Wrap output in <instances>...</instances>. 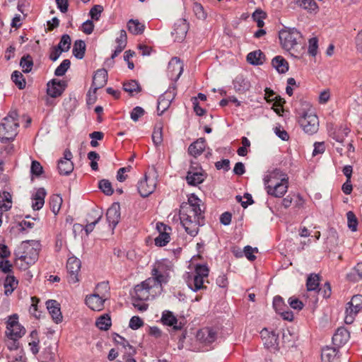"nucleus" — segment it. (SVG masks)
Returning <instances> with one entry per match:
<instances>
[{"instance_id":"680f3d73","label":"nucleus","mask_w":362,"mask_h":362,"mask_svg":"<svg viewBox=\"0 0 362 362\" xmlns=\"http://www.w3.org/2000/svg\"><path fill=\"white\" fill-rule=\"evenodd\" d=\"M318 40L316 37L309 40L308 53L313 57H315L317 54Z\"/></svg>"},{"instance_id":"9d476101","label":"nucleus","mask_w":362,"mask_h":362,"mask_svg":"<svg viewBox=\"0 0 362 362\" xmlns=\"http://www.w3.org/2000/svg\"><path fill=\"white\" fill-rule=\"evenodd\" d=\"M156 229L159 235L154 240L155 245L158 247L165 246L170 240L172 228L163 223L158 222L156 224Z\"/></svg>"},{"instance_id":"603ef678","label":"nucleus","mask_w":362,"mask_h":362,"mask_svg":"<svg viewBox=\"0 0 362 362\" xmlns=\"http://www.w3.org/2000/svg\"><path fill=\"white\" fill-rule=\"evenodd\" d=\"M20 65L25 73H29L33 66L32 57L30 55L23 57L21 59Z\"/></svg>"},{"instance_id":"bb28decb","label":"nucleus","mask_w":362,"mask_h":362,"mask_svg":"<svg viewBox=\"0 0 362 362\" xmlns=\"http://www.w3.org/2000/svg\"><path fill=\"white\" fill-rule=\"evenodd\" d=\"M168 70L170 74L171 78L175 77V79L179 78L182 72L183 66L177 57H173L170 61L168 63Z\"/></svg>"},{"instance_id":"f3484780","label":"nucleus","mask_w":362,"mask_h":362,"mask_svg":"<svg viewBox=\"0 0 362 362\" xmlns=\"http://www.w3.org/2000/svg\"><path fill=\"white\" fill-rule=\"evenodd\" d=\"M206 174L197 163L192 162L187 175V181H204Z\"/></svg>"},{"instance_id":"aec40b11","label":"nucleus","mask_w":362,"mask_h":362,"mask_svg":"<svg viewBox=\"0 0 362 362\" xmlns=\"http://www.w3.org/2000/svg\"><path fill=\"white\" fill-rule=\"evenodd\" d=\"M161 321L163 325L173 327V329L175 331L181 330L184 326V324L182 322H178L173 312L169 310H165L163 312Z\"/></svg>"},{"instance_id":"2f4dec72","label":"nucleus","mask_w":362,"mask_h":362,"mask_svg":"<svg viewBox=\"0 0 362 362\" xmlns=\"http://www.w3.org/2000/svg\"><path fill=\"white\" fill-rule=\"evenodd\" d=\"M233 87L236 92L244 93L250 88V82L242 76H237L233 81Z\"/></svg>"},{"instance_id":"423d86ee","label":"nucleus","mask_w":362,"mask_h":362,"mask_svg":"<svg viewBox=\"0 0 362 362\" xmlns=\"http://www.w3.org/2000/svg\"><path fill=\"white\" fill-rule=\"evenodd\" d=\"M209 269L206 265L198 264L195 267L194 274L187 280L189 288L194 292L201 289H206L204 279L209 276Z\"/></svg>"},{"instance_id":"72a5a7b5","label":"nucleus","mask_w":362,"mask_h":362,"mask_svg":"<svg viewBox=\"0 0 362 362\" xmlns=\"http://www.w3.org/2000/svg\"><path fill=\"white\" fill-rule=\"evenodd\" d=\"M293 3L309 12H317L318 10V6L314 0H293Z\"/></svg>"},{"instance_id":"e2e57ef3","label":"nucleus","mask_w":362,"mask_h":362,"mask_svg":"<svg viewBox=\"0 0 362 362\" xmlns=\"http://www.w3.org/2000/svg\"><path fill=\"white\" fill-rule=\"evenodd\" d=\"M32 304L30 307L29 312L33 315L35 318L38 319L40 317V313L37 310V303L39 302V299L34 296L31 298Z\"/></svg>"},{"instance_id":"4468645a","label":"nucleus","mask_w":362,"mask_h":362,"mask_svg":"<svg viewBox=\"0 0 362 362\" xmlns=\"http://www.w3.org/2000/svg\"><path fill=\"white\" fill-rule=\"evenodd\" d=\"M261 337L264 342V345L267 349L274 350L278 349L279 336L274 331H269L267 328H264L261 332Z\"/></svg>"},{"instance_id":"f257e3e1","label":"nucleus","mask_w":362,"mask_h":362,"mask_svg":"<svg viewBox=\"0 0 362 362\" xmlns=\"http://www.w3.org/2000/svg\"><path fill=\"white\" fill-rule=\"evenodd\" d=\"M201 200L194 194L188 198V202L180 205L179 216L180 223L186 233L195 237L199 232V227L203 224L204 216L200 208Z\"/></svg>"},{"instance_id":"a18cd8bd","label":"nucleus","mask_w":362,"mask_h":362,"mask_svg":"<svg viewBox=\"0 0 362 362\" xmlns=\"http://www.w3.org/2000/svg\"><path fill=\"white\" fill-rule=\"evenodd\" d=\"M272 180L275 181H288V177L281 170L275 169L265 177L264 181H271Z\"/></svg>"},{"instance_id":"473e14b6","label":"nucleus","mask_w":362,"mask_h":362,"mask_svg":"<svg viewBox=\"0 0 362 362\" xmlns=\"http://www.w3.org/2000/svg\"><path fill=\"white\" fill-rule=\"evenodd\" d=\"M272 66L281 74H284L288 70V64L281 56L275 57L272 62Z\"/></svg>"},{"instance_id":"69168bd1","label":"nucleus","mask_w":362,"mask_h":362,"mask_svg":"<svg viewBox=\"0 0 362 362\" xmlns=\"http://www.w3.org/2000/svg\"><path fill=\"white\" fill-rule=\"evenodd\" d=\"M103 11V7L101 5H95L90 9V11L89 12V15L90 16V17L93 20L98 21Z\"/></svg>"},{"instance_id":"c9c22d12","label":"nucleus","mask_w":362,"mask_h":362,"mask_svg":"<svg viewBox=\"0 0 362 362\" xmlns=\"http://www.w3.org/2000/svg\"><path fill=\"white\" fill-rule=\"evenodd\" d=\"M120 353L122 354V358L117 362H136L134 356L136 354V349L134 346H130L124 349H120Z\"/></svg>"},{"instance_id":"4c0bfd02","label":"nucleus","mask_w":362,"mask_h":362,"mask_svg":"<svg viewBox=\"0 0 362 362\" xmlns=\"http://www.w3.org/2000/svg\"><path fill=\"white\" fill-rule=\"evenodd\" d=\"M25 333V329L20 324L18 327H12L9 330L6 331V335L9 339L18 340L21 338Z\"/></svg>"},{"instance_id":"412c9836","label":"nucleus","mask_w":362,"mask_h":362,"mask_svg":"<svg viewBox=\"0 0 362 362\" xmlns=\"http://www.w3.org/2000/svg\"><path fill=\"white\" fill-rule=\"evenodd\" d=\"M46 305L54 322L57 324L62 322L63 317L61 312L60 304L55 300H48L46 302Z\"/></svg>"},{"instance_id":"a211bd4d","label":"nucleus","mask_w":362,"mask_h":362,"mask_svg":"<svg viewBox=\"0 0 362 362\" xmlns=\"http://www.w3.org/2000/svg\"><path fill=\"white\" fill-rule=\"evenodd\" d=\"M105 300V295L100 296L99 293H93L86 296L85 303L91 310L100 311L103 309Z\"/></svg>"},{"instance_id":"338daca9","label":"nucleus","mask_w":362,"mask_h":362,"mask_svg":"<svg viewBox=\"0 0 362 362\" xmlns=\"http://www.w3.org/2000/svg\"><path fill=\"white\" fill-rule=\"evenodd\" d=\"M193 11L199 19H204L206 17V14L204 12L203 6L199 3H194L193 5Z\"/></svg>"},{"instance_id":"7c9ffc66","label":"nucleus","mask_w":362,"mask_h":362,"mask_svg":"<svg viewBox=\"0 0 362 362\" xmlns=\"http://www.w3.org/2000/svg\"><path fill=\"white\" fill-rule=\"evenodd\" d=\"M337 354V350L334 347L326 346L322 349L321 360L322 362H334Z\"/></svg>"},{"instance_id":"79ce46f5","label":"nucleus","mask_w":362,"mask_h":362,"mask_svg":"<svg viewBox=\"0 0 362 362\" xmlns=\"http://www.w3.org/2000/svg\"><path fill=\"white\" fill-rule=\"evenodd\" d=\"M320 286V276L318 274H310L306 281V287L308 291H317Z\"/></svg>"},{"instance_id":"052dcab7","label":"nucleus","mask_w":362,"mask_h":362,"mask_svg":"<svg viewBox=\"0 0 362 362\" xmlns=\"http://www.w3.org/2000/svg\"><path fill=\"white\" fill-rule=\"evenodd\" d=\"M266 14L261 10H256L252 14V18L254 21L257 23V25L259 28L264 26V19L265 18Z\"/></svg>"},{"instance_id":"774afa93","label":"nucleus","mask_w":362,"mask_h":362,"mask_svg":"<svg viewBox=\"0 0 362 362\" xmlns=\"http://www.w3.org/2000/svg\"><path fill=\"white\" fill-rule=\"evenodd\" d=\"M144 325V321L139 316H133L129 321V326L132 329H138Z\"/></svg>"},{"instance_id":"b1692460","label":"nucleus","mask_w":362,"mask_h":362,"mask_svg":"<svg viewBox=\"0 0 362 362\" xmlns=\"http://www.w3.org/2000/svg\"><path fill=\"white\" fill-rule=\"evenodd\" d=\"M350 334L349 332L344 327H339L334 334L332 337L333 344L340 347L344 345L349 339Z\"/></svg>"},{"instance_id":"c03bdc74","label":"nucleus","mask_w":362,"mask_h":362,"mask_svg":"<svg viewBox=\"0 0 362 362\" xmlns=\"http://www.w3.org/2000/svg\"><path fill=\"white\" fill-rule=\"evenodd\" d=\"M62 202V198L59 194H53L50 197L49 207L54 215H57L59 213Z\"/></svg>"},{"instance_id":"6ab92c4d","label":"nucleus","mask_w":362,"mask_h":362,"mask_svg":"<svg viewBox=\"0 0 362 362\" xmlns=\"http://www.w3.org/2000/svg\"><path fill=\"white\" fill-rule=\"evenodd\" d=\"M197 338L200 342L209 345L216 341V332L212 328L204 327L197 332Z\"/></svg>"},{"instance_id":"a19ab883","label":"nucleus","mask_w":362,"mask_h":362,"mask_svg":"<svg viewBox=\"0 0 362 362\" xmlns=\"http://www.w3.org/2000/svg\"><path fill=\"white\" fill-rule=\"evenodd\" d=\"M18 281L13 275H8L4 281L5 294L6 296L13 293L17 287Z\"/></svg>"},{"instance_id":"5fc2aeb1","label":"nucleus","mask_w":362,"mask_h":362,"mask_svg":"<svg viewBox=\"0 0 362 362\" xmlns=\"http://www.w3.org/2000/svg\"><path fill=\"white\" fill-rule=\"evenodd\" d=\"M350 129L347 127H341L334 133L333 138L338 142H342L344 137L347 136Z\"/></svg>"},{"instance_id":"13d9d810","label":"nucleus","mask_w":362,"mask_h":362,"mask_svg":"<svg viewBox=\"0 0 362 362\" xmlns=\"http://www.w3.org/2000/svg\"><path fill=\"white\" fill-rule=\"evenodd\" d=\"M70 65L71 62L69 59L63 60L60 65L55 69L54 74L57 76H64L70 67Z\"/></svg>"},{"instance_id":"e433bc0d","label":"nucleus","mask_w":362,"mask_h":362,"mask_svg":"<svg viewBox=\"0 0 362 362\" xmlns=\"http://www.w3.org/2000/svg\"><path fill=\"white\" fill-rule=\"evenodd\" d=\"M123 89L130 95L133 96L141 90L139 83L135 80H130L123 83Z\"/></svg>"},{"instance_id":"3c124183","label":"nucleus","mask_w":362,"mask_h":362,"mask_svg":"<svg viewBox=\"0 0 362 362\" xmlns=\"http://www.w3.org/2000/svg\"><path fill=\"white\" fill-rule=\"evenodd\" d=\"M11 79L20 89H23L25 87V81L20 71H13L11 75Z\"/></svg>"},{"instance_id":"5701e85b","label":"nucleus","mask_w":362,"mask_h":362,"mask_svg":"<svg viewBox=\"0 0 362 362\" xmlns=\"http://www.w3.org/2000/svg\"><path fill=\"white\" fill-rule=\"evenodd\" d=\"M174 95L173 92L168 90L159 97L157 106L158 115H162L170 107Z\"/></svg>"},{"instance_id":"393cba45","label":"nucleus","mask_w":362,"mask_h":362,"mask_svg":"<svg viewBox=\"0 0 362 362\" xmlns=\"http://www.w3.org/2000/svg\"><path fill=\"white\" fill-rule=\"evenodd\" d=\"M288 182H276L274 185H268L266 189L269 195L275 197H281L288 189Z\"/></svg>"},{"instance_id":"58836bf2","label":"nucleus","mask_w":362,"mask_h":362,"mask_svg":"<svg viewBox=\"0 0 362 362\" xmlns=\"http://www.w3.org/2000/svg\"><path fill=\"white\" fill-rule=\"evenodd\" d=\"M92 215H94L95 219L93 221L86 220V224L84 228L87 235L93 230L95 225L100 221L102 218V213L98 210H93Z\"/></svg>"},{"instance_id":"8fccbe9b","label":"nucleus","mask_w":362,"mask_h":362,"mask_svg":"<svg viewBox=\"0 0 362 362\" xmlns=\"http://www.w3.org/2000/svg\"><path fill=\"white\" fill-rule=\"evenodd\" d=\"M347 277L354 281L362 279V262H358L354 267V272L347 275Z\"/></svg>"},{"instance_id":"39448f33","label":"nucleus","mask_w":362,"mask_h":362,"mask_svg":"<svg viewBox=\"0 0 362 362\" xmlns=\"http://www.w3.org/2000/svg\"><path fill=\"white\" fill-rule=\"evenodd\" d=\"M18 115L16 110H12L0 124V140L2 142L13 140L18 134Z\"/></svg>"},{"instance_id":"c85d7f7f","label":"nucleus","mask_w":362,"mask_h":362,"mask_svg":"<svg viewBox=\"0 0 362 362\" xmlns=\"http://www.w3.org/2000/svg\"><path fill=\"white\" fill-rule=\"evenodd\" d=\"M156 187V182H138L137 189L142 197H147Z\"/></svg>"},{"instance_id":"f8f14e48","label":"nucleus","mask_w":362,"mask_h":362,"mask_svg":"<svg viewBox=\"0 0 362 362\" xmlns=\"http://www.w3.org/2000/svg\"><path fill=\"white\" fill-rule=\"evenodd\" d=\"M273 307L276 312L279 313L284 320L292 321L293 320V313L289 310L284 300L280 296H276L273 300Z\"/></svg>"},{"instance_id":"de8ad7c7","label":"nucleus","mask_w":362,"mask_h":362,"mask_svg":"<svg viewBox=\"0 0 362 362\" xmlns=\"http://www.w3.org/2000/svg\"><path fill=\"white\" fill-rule=\"evenodd\" d=\"M163 125L158 124L156 125L152 134V140L156 146L160 145L163 141Z\"/></svg>"},{"instance_id":"4d7b16f0","label":"nucleus","mask_w":362,"mask_h":362,"mask_svg":"<svg viewBox=\"0 0 362 362\" xmlns=\"http://www.w3.org/2000/svg\"><path fill=\"white\" fill-rule=\"evenodd\" d=\"M43 168L37 160H33L30 166V173L33 177H39L43 173Z\"/></svg>"},{"instance_id":"0e129e2a","label":"nucleus","mask_w":362,"mask_h":362,"mask_svg":"<svg viewBox=\"0 0 362 362\" xmlns=\"http://www.w3.org/2000/svg\"><path fill=\"white\" fill-rule=\"evenodd\" d=\"M288 302L290 307L294 310H301L304 307L303 303L294 296L289 298Z\"/></svg>"},{"instance_id":"6e6d98bb","label":"nucleus","mask_w":362,"mask_h":362,"mask_svg":"<svg viewBox=\"0 0 362 362\" xmlns=\"http://www.w3.org/2000/svg\"><path fill=\"white\" fill-rule=\"evenodd\" d=\"M71 42L70 36L64 34L62 36L60 42L57 47L63 52H67L70 49Z\"/></svg>"},{"instance_id":"864d4df0","label":"nucleus","mask_w":362,"mask_h":362,"mask_svg":"<svg viewBox=\"0 0 362 362\" xmlns=\"http://www.w3.org/2000/svg\"><path fill=\"white\" fill-rule=\"evenodd\" d=\"M346 217L349 228L353 232L356 231L358 226V220L355 214L353 211H349L346 213Z\"/></svg>"},{"instance_id":"bf43d9fd","label":"nucleus","mask_w":362,"mask_h":362,"mask_svg":"<svg viewBox=\"0 0 362 362\" xmlns=\"http://www.w3.org/2000/svg\"><path fill=\"white\" fill-rule=\"evenodd\" d=\"M110 286L108 282L103 281L97 284L95 293H99L100 296L105 295V299H107V295L109 292Z\"/></svg>"},{"instance_id":"c756f323","label":"nucleus","mask_w":362,"mask_h":362,"mask_svg":"<svg viewBox=\"0 0 362 362\" xmlns=\"http://www.w3.org/2000/svg\"><path fill=\"white\" fill-rule=\"evenodd\" d=\"M129 33L133 35H141L145 30V25L136 19H130L127 24Z\"/></svg>"},{"instance_id":"cd10ccee","label":"nucleus","mask_w":362,"mask_h":362,"mask_svg":"<svg viewBox=\"0 0 362 362\" xmlns=\"http://www.w3.org/2000/svg\"><path fill=\"white\" fill-rule=\"evenodd\" d=\"M205 139L203 138H199L189 145L188 148V153L194 158H197L203 153V151L205 149Z\"/></svg>"},{"instance_id":"37998d69","label":"nucleus","mask_w":362,"mask_h":362,"mask_svg":"<svg viewBox=\"0 0 362 362\" xmlns=\"http://www.w3.org/2000/svg\"><path fill=\"white\" fill-rule=\"evenodd\" d=\"M11 195L8 192H0V209L5 211L11 208Z\"/></svg>"},{"instance_id":"09e8293b","label":"nucleus","mask_w":362,"mask_h":362,"mask_svg":"<svg viewBox=\"0 0 362 362\" xmlns=\"http://www.w3.org/2000/svg\"><path fill=\"white\" fill-rule=\"evenodd\" d=\"M96 326L101 330H107L111 326V319L108 315H103L98 318Z\"/></svg>"},{"instance_id":"9b49d317","label":"nucleus","mask_w":362,"mask_h":362,"mask_svg":"<svg viewBox=\"0 0 362 362\" xmlns=\"http://www.w3.org/2000/svg\"><path fill=\"white\" fill-rule=\"evenodd\" d=\"M107 81V72L105 69H98L95 71L93 78V83L90 89L88 91V96L90 98L92 95V91L93 95H95L96 93V90L99 88H103Z\"/></svg>"},{"instance_id":"0eeeda50","label":"nucleus","mask_w":362,"mask_h":362,"mask_svg":"<svg viewBox=\"0 0 362 362\" xmlns=\"http://www.w3.org/2000/svg\"><path fill=\"white\" fill-rule=\"evenodd\" d=\"M170 267L165 261L158 262L156 266L151 271L152 277L147 279L153 280L151 282V286L153 287L161 285L163 283H167L168 281V270Z\"/></svg>"},{"instance_id":"ddd939ff","label":"nucleus","mask_w":362,"mask_h":362,"mask_svg":"<svg viewBox=\"0 0 362 362\" xmlns=\"http://www.w3.org/2000/svg\"><path fill=\"white\" fill-rule=\"evenodd\" d=\"M153 280L146 279L134 287V298L138 300H147L149 298L150 290L153 288L151 284Z\"/></svg>"},{"instance_id":"1a4fd4ad","label":"nucleus","mask_w":362,"mask_h":362,"mask_svg":"<svg viewBox=\"0 0 362 362\" xmlns=\"http://www.w3.org/2000/svg\"><path fill=\"white\" fill-rule=\"evenodd\" d=\"M63 155V158L58 160L57 169L60 175H68L74 170L73 155L69 149H66Z\"/></svg>"},{"instance_id":"20e7f679","label":"nucleus","mask_w":362,"mask_h":362,"mask_svg":"<svg viewBox=\"0 0 362 362\" xmlns=\"http://www.w3.org/2000/svg\"><path fill=\"white\" fill-rule=\"evenodd\" d=\"M298 115V123L305 133L313 134L318 131V117L309 103L303 104V107L299 111Z\"/></svg>"},{"instance_id":"f03ea898","label":"nucleus","mask_w":362,"mask_h":362,"mask_svg":"<svg viewBox=\"0 0 362 362\" xmlns=\"http://www.w3.org/2000/svg\"><path fill=\"white\" fill-rule=\"evenodd\" d=\"M282 47L291 56L299 58L304 52L302 34L296 28L282 29L279 34Z\"/></svg>"},{"instance_id":"49530a36","label":"nucleus","mask_w":362,"mask_h":362,"mask_svg":"<svg viewBox=\"0 0 362 362\" xmlns=\"http://www.w3.org/2000/svg\"><path fill=\"white\" fill-rule=\"evenodd\" d=\"M86 51V44L84 41L81 40H78L75 41L73 47V54L77 59H82L84 57Z\"/></svg>"},{"instance_id":"7ed1b4c3","label":"nucleus","mask_w":362,"mask_h":362,"mask_svg":"<svg viewBox=\"0 0 362 362\" xmlns=\"http://www.w3.org/2000/svg\"><path fill=\"white\" fill-rule=\"evenodd\" d=\"M29 242H23L21 247L14 252L15 264L23 270H26L34 264L39 256L38 251L30 245Z\"/></svg>"},{"instance_id":"dca6fc26","label":"nucleus","mask_w":362,"mask_h":362,"mask_svg":"<svg viewBox=\"0 0 362 362\" xmlns=\"http://www.w3.org/2000/svg\"><path fill=\"white\" fill-rule=\"evenodd\" d=\"M120 204L118 202H114L107 210L106 218L110 226L114 229L120 220Z\"/></svg>"},{"instance_id":"6e6552de","label":"nucleus","mask_w":362,"mask_h":362,"mask_svg":"<svg viewBox=\"0 0 362 362\" xmlns=\"http://www.w3.org/2000/svg\"><path fill=\"white\" fill-rule=\"evenodd\" d=\"M81 267V262L76 257H71L66 262L67 279L69 284H76L79 281L78 272Z\"/></svg>"},{"instance_id":"f704fd0d","label":"nucleus","mask_w":362,"mask_h":362,"mask_svg":"<svg viewBox=\"0 0 362 362\" xmlns=\"http://www.w3.org/2000/svg\"><path fill=\"white\" fill-rule=\"evenodd\" d=\"M247 61L252 65L262 64L264 61V55L261 50H255L247 55Z\"/></svg>"},{"instance_id":"2eb2a0df","label":"nucleus","mask_w":362,"mask_h":362,"mask_svg":"<svg viewBox=\"0 0 362 362\" xmlns=\"http://www.w3.org/2000/svg\"><path fill=\"white\" fill-rule=\"evenodd\" d=\"M189 25L187 21L183 18L177 20L174 25L172 35L174 37V40L177 42H182L188 31Z\"/></svg>"},{"instance_id":"a878e982","label":"nucleus","mask_w":362,"mask_h":362,"mask_svg":"<svg viewBox=\"0 0 362 362\" xmlns=\"http://www.w3.org/2000/svg\"><path fill=\"white\" fill-rule=\"evenodd\" d=\"M47 192L45 188H38L32 195V208L33 210H40L45 204V198Z\"/></svg>"},{"instance_id":"ea45409f","label":"nucleus","mask_w":362,"mask_h":362,"mask_svg":"<svg viewBox=\"0 0 362 362\" xmlns=\"http://www.w3.org/2000/svg\"><path fill=\"white\" fill-rule=\"evenodd\" d=\"M346 308H350L351 313H358L362 310V295H355L351 300L347 303Z\"/></svg>"},{"instance_id":"4be33fe9","label":"nucleus","mask_w":362,"mask_h":362,"mask_svg":"<svg viewBox=\"0 0 362 362\" xmlns=\"http://www.w3.org/2000/svg\"><path fill=\"white\" fill-rule=\"evenodd\" d=\"M66 86V81L53 79L51 83L47 84V94L52 98H57L62 95Z\"/></svg>"}]
</instances>
